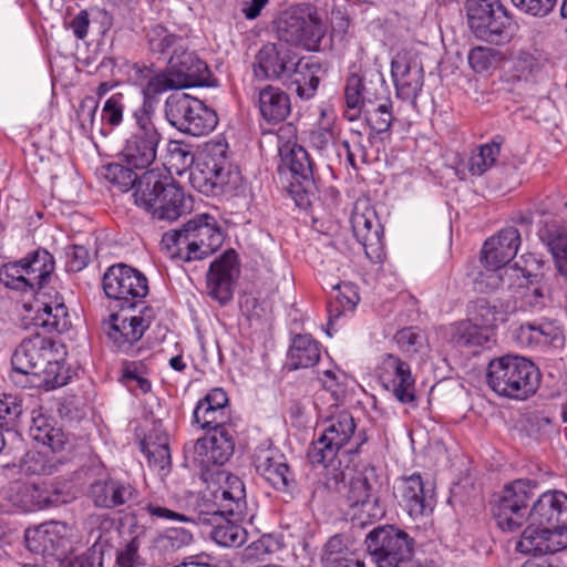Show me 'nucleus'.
I'll list each match as a JSON object with an SVG mask.
<instances>
[{
	"instance_id": "nucleus-1",
	"label": "nucleus",
	"mask_w": 567,
	"mask_h": 567,
	"mask_svg": "<svg viewBox=\"0 0 567 567\" xmlns=\"http://www.w3.org/2000/svg\"><path fill=\"white\" fill-rule=\"evenodd\" d=\"M529 525L516 543L527 555H549L567 548V495L548 491L538 496L528 513Z\"/></svg>"
},
{
	"instance_id": "nucleus-2",
	"label": "nucleus",
	"mask_w": 567,
	"mask_h": 567,
	"mask_svg": "<svg viewBox=\"0 0 567 567\" xmlns=\"http://www.w3.org/2000/svg\"><path fill=\"white\" fill-rule=\"evenodd\" d=\"M355 430L357 424L352 414L341 411L324 421L321 434L309 446V462L312 465H322L327 470L324 486L329 491L338 492L346 480L344 472L334 465L338 453L353 439L355 444L347 453L359 454L362 445L369 440L364 430H359L358 433Z\"/></svg>"
},
{
	"instance_id": "nucleus-3",
	"label": "nucleus",
	"mask_w": 567,
	"mask_h": 567,
	"mask_svg": "<svg viewBox=\"0 0 567 567\" xmlns=\"http://www.w3.org/2000/svg\"><path fill=\"white\" fill-rule=\"evenodd\" d=\"M11 364L14 383L22 384L20 378L32 375L45 390H53L68 384L71 379L58 343L40 333L22 339L12 354Z\"/></svg>"
},
{
	"instance_id": "nucleus-4",
	"label": "nucleus",
	"mask_w": 567,
	"mask_h": 567,
	"mask_svg": "<svg viewBox=\"0 0 567 567\" xmlns=\"http://www.w3.org/2000/svg\"><path fill=\"white\" fill-rule=\"evenodd\" d=\"M29 435L45 447L41 451H28L21 460L20 468L29 476H50L60 472L76 447L75 436L65 433L53 417L41 412L33 411Z\"/></svg>"
},
{
	"instance_id": "nucleus-5",
	"label": "nucleus",
	"mask_w": 567,
	"mask_h": 567,
	"mask_svg": "<svg viewBox=\"0 0 567 567\" xmlns=\"http://www.w3.org/2000/svg\"><path fill=\"white\" fill-rule=\"evenodd\" d=\"M134 203L153 219L174 221L192 209V198L164 167L142 173Z\"/></svg>"
},
{
	"instance_id": "nucleus-6",
	"label": "nucleus",
	"mask_w": 567,
	"mask_h": 567,
	"mask_svg": "<svg viewBox=\"0 0 567 567\" xmlns=\"http://www.w3.org/2000/svg\"><path fill=\"white\" fill-rule=\"evenodd\" d=\"M224 141L208 142L199 154L189 181L192 186L206 196H237L244 192V178L233 167Z\"/></svg>"
},
{
	"instance_id": "nucleus-7",
	"label": "nucleus",
	"mask_w": 567,
	"mask_h": 567,
	"mask_svg": "<svg viewBox=\"0 0 567 567\" xmlns=\"http://www.w3.org/2000/svg\"><path fill=\"white\" fill-rule=\"evenodd\" d=\"M144 509L153 517L178 520L193 525L198 523H214L220 515H229L236 519H244L247 515L246 488L244 482L236 475L228 474L224 485L212 493L203 508L196 516H187L161 505L148 503Z\"/></svg>"
},
{
	"instance_id": "nucleus-8",
	"label": "nucleus",
	"mask_w": 567,
	"mask_h": 567,
	"mask_svg": "<svg viewBox=\"0 0 567 567\" xmlns=\"http://www.w3.org/2000/svg\"><path fill=\"white\" fill-rule=\"evenodd\" d=\"M225 236L218 220L209 214H198L179 229L163 235L162 241L168 249L175 248L174 256L185 262L204 260L217 251Z\"/></svg>"
},
{
	"instance_id": "nucleus-9",
	"label": "nucleus",
	"mask_w": 567,
	"mask_h": 567,
	"mask_svg": "<svg viewBox=\"0 0 567 567\" xmlns=\"http://www.w3.org/2000/svg\"><path fill=\"white\" fill-rule=\"evenodd\" d=\"M539 369L527 358L505 354L489 361L486 382L498 396L524 401L540 385Z\"/></svg>"
},
{
	"instance_id": "nucleus-10",
	"label": "nucleus",
	"mask_w": 567,
	"mask_h": 567,
	"mask_svg": "<svg viewBox=\"0 0 567 567\" xmlns=\"http://www.w3.org/2000/svg\"><path fill=\"white\" fill-rule=\"evenodd\" d=\"M465 10L476 39L495 45L513 39L517 24L501 0H466Z\"/></svg>"
},
{
	"instance_id": "nucleus-11",
	"label": "nucleus",
	"mask_w": 567,
	"mask_h": 567,
	"mask_svg": "<svg viewBox=\"0 0 567 567\" xmlns=\"http://www.w3.org/2000/svg\"><path fill=\"white\" fill-rule=\"evenodd\" d=\"M55 269L53 256L44 248H37L19 260L0 265V282L8 289L28 292L40 290L49 284Z\"/></svg>"
},
{
	"instance_id": "nucleus-12",
	"label": "nucleus",
	"mask_w": 567,
	"mask_h": 567,
	"mask_svg": "<svg viewBox=\"0 0 567 567\" xmlns=\"http://www.w3.org/2000/svg\"><path fill=\"white\" fill-rule=\"evenodd\" d=\"M164 116L171 126L190 136L207 135L218 123L213 109L187 93L171 94L164 104Z\"/></svg>"
},
{
	"instance_id": "nucleus-13",
	"label": "nucleus",
	"mask_w": 567,
	"mask_h": 567,
	"mask_svg": "<svg viewBox=\"0 0 567 567\" xmlns=\"http://www.w3.org/2000/svg\"><path fill=\"white\" fill-rule=\"evenodd\" d=\"M155 111H133L134 130L125 138L118 156L123 163L148 171L157 156L163 135L154 122Z\"/></svg>"
},
{
	"instance_id": "nucleus-14",
	"label": "nucleus",
	"mask_w": 567,
	"mask_h": 567,
	"mask_svg": "<svg viewBox=\"0 0 567 567\" xmlns=\"http://www.w3.org/2000/svg\"><path fill=\"white\" fill-rule=\"evenodd\" d=\"M364 544L377 567H404L412 560L415 540L403 529L384 525L371 529Z\"/></svg>"
},
{
	"instance_id": "nucleus-15",
	"label": "nucleus",
	"mask_w": 567,
	"mask_h": 567,
	"mask_svg": "<svg viewBox=\"0 0 567 567\" xmlns=\"http://www.w3.org/2000/svg\"><path fill=\"white\" fill-rule=\"evenodd\" d=\"M538 483L534 480H515L494 495L491 503L493 518L502 530L515 532L526 519V509L536 494Z\"/></svg>"
},
{
	"instance_id": "nucleus-16",
	"label": "nucleus",
	"mask_w": 567,
	"mask_h": 567,
	"mask_svg": "<svg viewBox=\"0 0 567 567\" xmlns=\"http://www.w3.org/2000/svg\"><path fill=\"white\" fill-rule=\"evenodd\" d=\"M107 298L117 301L121 310L134 309L148 295V280L138 269L120 262L110 266L102 280Z\"/></svg>"
},
{
	"instance_id": "nucleus-17",
	"label": "nucleus",
	"mask_w": 567,
	"mask_h": 567,
	"mask_svg": "<svg viewBox=\"0 0 567 567\" xmlns=\"http://www.w3.org/2000/svg\"><path fill=\"white\" fill-rule=\"evenodd\" d=\"M281 161L288 166L292 182L289 193L299 208L308 209L317 198L318 186L315 177V163L308 151L299 145L279 147Z\"/></svg>"
},
{
	"instance_id": "nucleus-18",
	"label": "nucleus",
	"mask_w": 567,
	"mask_h": 567,
	"mask_svg": "<svg viewBox=\"0 0 567 567\" xmlns=\"http://www.w3.org/2000/svg\"><path fill=\"white\" fill-rule=\"evenodd\" d=\"M162 72L165 92L212 85V72L207 63L190 51L188 44L177 54L171 55Z\"/></svg>"
},
{
	"instance_id": "nucleus-19",
	"label": "nucleus",
	"mask_w": 567,
	"mask_h": 567,
	"mask_svg": "<svg viewBox=\"0 0 567 567\" xmlns=\"http://www.w3.org/2000/svg\"><path fill=\"white\" fill-rule=\"evenodd\" d=\"M279 42L302 47L309 51L316 50L323 30L320 21L309 12L307 16L300 7H292L282 11L275 21Z\"/></svg>"
},
{
	"instance_id": "nucleus-20",
	"label": "nucleus",
	"mask_w": 567,
	"mask_h": 567,
	"mask_svg": "<svg viewBox=\"0 0 567 567\" xmlns=\"http://www.w3.org/2000/svg\"><path fill=\"white\" fill-rule=\"evenodd\" d=\"M377 375L384 390L401 404L416 406V381L409 362L393 353H385L377 367Z\"/></svg>"
},
{
	"instance_id": "nucleus-21",
	"label": "nucleus",
	"mask_w": 567,
	"mask_h": 567,
	"mask_svg": "<svg viewBox=\"0 0 567 567\" xmlns=\"http://www.w3.org/2000/svg\"><path fill=\"white\" fill-rule=\"evenodd\" d=\"M252 464L256 473L275 491L292 495L298 487L295 471L286 455L271 443L255 449Z\"/></svg>"
},
{
	"instance_id": "nucleus-22",
	"label": "nucleus",
	"mask_w": 567,
	"mask_h": 567,
	"mask_svg": "<svg viewBox=\"0 0 567 567\" xmlns=\"http://www.w3.org/2000/svg\"><path fill=\"white\" fill-rule=\"evenodd\" d=\"M154 318V309L144 306L138 315L111 313L109 320L103 322V328L116 350L127 353L142 339Z\"/></svg>"
},
{
	"instance_id": "nucleus-23",
	"label": "nucleus",
	"mask_w": 567,
	"mask_h": 567,
	"mask_svg": "<svg viewBox=\"0 0 567 567\" xmlns=\"http://www.w3.org/2000/svg\"><path fill=\"white\" fill-rule=\"evenodd\" d=\"M120 71L128 84L141 89L142 103L134 111H155L158 96L165 93L162 69L153 62L124 61Z\"/></svg>"
},
{
	"instance_id": "nucleus-24",
	"label": "nucleus",
	"mask_w": 567,
	"mask_h": 567,
	"mask_svg": "<svg viewBox=\"0 0 567 567\" xmlns=\"http://www.w3.org/2000/svg\"><path fill=\"white\" fill-rule=\"evenodd\" d=\"M209 436L197 439L192 446L185 445L186 451L193 452L194 462L203 467L224 465L235 452V425L212 429Z\"/></svg>"
},
{
	"instance_id": "nucleus-25",
	"label": "nucleus",
	"mask_w": 567,
	"mask_h": 567,
	"mask_svg": "<svg viewBox=\"0 0 567 567\" xmlns=\"http://www.w3.org/2000/svg\"><path fill=\"white\" fill-rule=\"evenodd\" d=\"M240 275V261L234 249H227L212 261L207 272L208 295L220 306L227 305L234 297L236 282Z\"/></svg>"
},
{
	"instance_id": "nucleus-26",
	"label": "nucleus",
	"mask_w": 567,
	"mask_h": 567,
	"mask_svg": "<svg viewBox=\"0 0 567 567\" xmlns=\"http://www.w3.org/2000/svg\"><path fill=\"white\" fill-rule=\"evenodd\" d=\"M298 59L299 54L289 45L268 42L255 55L254 75L258 80L282 82Z\"/></svg>"
},
{
	"instance_id": "nucleus-27",
	"label": "nucleus",
	"mask_w": 567,
	"mask_h": 567,
	"mask_svg": "<svg viewBox=\"0 0 567 567\" xmlns=\"http://www.w3.org/2000/svg\"><path fill=\"white\" fill-rule=\"evenodd\" d=\"M87 496L95 507L115 509L136 504L140 492L127 480L107 476L93 481L89 486Z\"/></svg>"
},
{
	"instance_id": "nucleus-28",
	"label": "nucleus",
	"mask_w": 567,
	"mask_h": 567,
	"mask_svg": "<svg viewBox=\"0 0 567 567\" xmlns=\"http://www.w3.org/2000/svg\"><path fill=\"white\" fill-rule=\"evenodd\" d=\"M513 338L517 344L528 349H563L565 333L557 320L539 319L520 323L513 330Z\"/></svg>"
},
{
	"instance_id": "nucleus-29",
	"label": "nucleus",
	"mask_w": 567,
	"mask_h": 567,
	"mask_svg": "<svg viewBox=\"0 0 567 567\" xmlns=\"http://www.w3.org/2000/svg\"><path fill=\"white\" fill-rule=\"evenodd\" d=\"M12 505L23 512L44 509L65 503L63 492L54 484L16 483L8 491Z\"/></svg>"
},
{
	"instance_id": "nucleus-30",
	"label": "nucleus",
	"mask_w": 567,
	"mask_h": 567,
	"mask_svg": "<svg viewBox=\"0 0 567 567\" xmlns=\"http://www.w3.org/2000/svg\"><path fill=\"white\" fill-rule=\"evenodd\" d=\"M396 95L403 101H414L424 85V69L422 62L408 52L398 53L391 62Z\"/></svg>"
},
{
	"instance_id": "nucleus-31",
	"label": "nucleus",
	"mask_w": 567,
	"mask_h": 567,
	"mask_svg": "<svg viewBox=\"0 0 567 567\" xmlns=\"http://www.w3.org/2000/svg\"><path fill=\"white\" fill-rule=\"evenodd\" d=\"M351 227L368 259L372 262H380L384 249L383 226L375 210L372 208H367L363 212L354 209L351 215Z\"/></svg>"
},
{
	"instance_id": "nucleus-32",
	"label": "nucleus",
	"mask_w": 567,
	"mask_h": 567,
	"mask_svg": "<svg viewBox=\"0 0 567 567\" xmlns=\"http://www.w3.org/2000/svg\"><path fill=\"white\" fill-rule=\"evenodd\" d=\"M394 496L412 518H417L433 511L434 496L432 489H425L421 474L398 478Z\"/></svg>"
},
{
	"instance_id": "nucleus-33",
	"label": "nucleus",
	"mask_w": 567,
	"mask_h": 567,
	"mask_svg": "<svg viewBox=\"0 0 567 567\" xmlns=\"http://www.w3.org/2000/svg\"><path fill=\"white\" fill-rule=\"evenodd\" d=\"M193 423L203 430L234 425L227 392L215 388L200 399L193 412Z\"/></svg>"
},
{
	"instance_id": "nucleus-34",
	"label": "nucleus",
	"mask_w": 567,
	"mask_h": 567,
	"mask_svg": "<svg viewBox=\"0 0 567 567\" xmlns=\"http://www.w3.org/2000/svg\"><path fill=\"white\" fill-rule=\"evenodd\" d=\"M385 92L381 73H371L369 78L351 73L348 75L344 86L346 105L349 110L359 113L362 107L375 104Z\"/></svg>"
},
{
	"instance_id": "nucleus-35",
	"label": "nucleus",
	"mask_w": 567,
	"mask_h": 567,
	"mask_svg": "<svg viewBox=\"0 0 567 567\" xmlns=\"http://www.w3.org/2000/svg\"><path fill=\"white\" fill-rule=\"evenodd\" d=\"M522 238L517 228H503L484 243L481 260L487 269L499 270L516 256Z\"/></svg>"
},
{
	"instance_id": "nucleus-36",
	"label": "nucleus",
	"mask_w": 567,
	"mask_h": 567,
	"mask_svg": "<svg viewBox=\"0 0 567 567\" xmlns=\"http://www.w3.org/2000/svg\"><path fill=\"white\" fill-rule=\"evenodd\" d=\"M66 529V524L60 522H45L29 527L24 532L25 547L37 555L54 556L64 546Z\"/></svg>"
},
{
	"instance_id": "nucleus-37",
	"label": "nucleus",
	"mask_w": 567,
	"mask_h": 567,
	"mask_svg": "<svg viewBox=\"0 0 567 567\" xmlns=\"http://www.w3.org/2000/svg\"><path fill=\"white\" fill-rule=\"evenodd\" d=\"M282 83L303 101L312 99L320 84L321 65L309 58L299 56Z\"/></svg>"
},
{
	"instance_id": "nucleus-38",
	"label": "nucleus",
	"mask_w": 567,
	"mask_h": 567,
	"mask_svg": "<svg viewBox=\"0 0 567 567\" xmlns=\"http://www.w3.org/2000/svg\"><path fill=\"white\" fill-rule=\"evenodd\" d=\"M37 313L33 318L34 326L47 332L63 333L71 328V319L63 297L55 292L53 297L40 299L37 297Z\"/></svg>"
},
{
	"instance_id": "nucleus-39",
	"label": "nucleus",
	"mask_w": 567,
	"mask_h": 567,
	"mask_svg": "<svg viewBox=\"0 0 567 567\" xmlns=\"http://www.w3.org/2000/svg\"><path fill=\"white\" fill-rule=\"evenodd\" d=\"M256 106L268 124L284 122L291 113L290 96L279 86L267 84L258 91Z\"/></svg>"
},
{
	"instance_id": "nucleus-40",
	"label": "nucleus",
	"mask_w": 567,
	"mask_h": 567,
	"mask_svg": "<svg viewBox=\"0 0 567 567\" xmlns=\"http://www.w3.org/2000/svg\"><path fill=\"white\" fill-rule=\"evenodd\" d=\"M145 40L150 53L157 59L165 60L177 54L188 44L186 35L178 34L162 23H155L146 28Z\"/></svg>"
},
{
	"instance_id": "nucleus-41",
	"label": "nucleus",
	"mask_w": 567,
	"mask_h": 567,
	"mask_svg": "<svg viewBox=\"0 0 567 567\" xmlns=\"http://www.w3.org/2000/svg\"><path fill=\"white\" fill-rule=\"evenodd\" d=\"M321 358V344L311 334H296L287 353L286 367L290 371L313 368Z\"/></svg>"
},
{
	"instance_id": "nucleus-42",
	"label": "nucleus",
	"mask_w": 567,
	"mask_h": 567,
	"mask_svg": "<svg viewBox=\"0 0 567 567\" xmlns=\"http://www.w3.org/2000/svg\"><path fill=\"white\" fill-rule=\"evenodd\" d=\"M467 317L491 334L498 323L507 320V311L498 299L480 297L468 302Z\"/></svg>"
},
{
	"instance_id": "nucleus-43",
	"label": "nucleus",
	"mask_w": 567,
	"mask_h": 567,
	"mask_svg": "<svg viewBox=\"0 0 567 567\" xmlns=\"http://www.w3.org/2000/svg\"><path fill=\"white\" fill-rule=\"evenodd\" d=\"M378 105H371L365 110V122L370 128L368 142L373 144L375 141L383 142L390 136V128L394 120L392 114V102L383 94L379 99Z\"/></svg>"
},
{
	"instance_id": "nucleus-44",
	"label": "nucleus",
	"mask_w": 567,
	"mask_h": 567,
	"mask_svg": "<svg viewBox=\"0 0 567 567\" xmlns=\"http://www.w3.org/2000/svg\"><path fill=\"white\" fill-rule=\"evenodd\" d=\"M379 476L372 465L364 466L350 478L346 502L348 507L354 506L365 499L378 495Z\"/></svg>"
},
{
	"instance_id": "nucleus-45",
	"label": "nucleus",
	"mask_w": 567,
	"mask_h": 567,
	"mask_svg": "<svg viewBox=\"0 0 567 567\" xmlns=\"http://www.w3.org/2000/svg\"><path fill=\"white\" fill-rule=\"evenodd\" d=\"M229 515H220L214 523H203L212 526L210 538L223 547H239L247 540V532Z\"/></svg>"
},
{
	"instance_id": "nucleus-46",
	"label": "nucleus",
	"mask_w": 567,
	"mask_h": 567,
	"mask_svg": "<svg viewBox=\"0 0 567 567\" xmlns=\"http://www.w3.org/2000/svg\"><path fill=\"white\" fill-rule=\"evenodd\" d=\"M538 236L550 251L558 274L567 278V234L556 226H545Z\"/></svg>"
},
{
	"instance_id": "nucleus-47",
	"label": "nucleus",
	"mask_w": 567,
	"mask_h": 567,
	"mask_svg": "<svg viewBox=\"0 0 567 567\" xmlns=\"http://www.w3.org/2000/svg\"><path fill=\"white\" fill-rule=\"evenodd\" d=\"M334 296L327 305L328 324H332L342 315L353 311L360 301L357 287L351 282H342L334 286Z\"/></svg>"
},
{
	"instance_id": "nucleus-48",
	"label": "nucleus",
	"mask_w": 567,
	"mask_h": 567,
	"mask_svg": "<svg viewBox=\"0 0 567 567\" xmlns=\"http://www.w3.org/2000/svg\"><path fill=\"white\" fill-rule=\"evenodd\" d=\"M504 143L502 135H495L489 143L480 145L468 159V171L472 175L481 176L493 167L501 154Z\"/></svg>"
},
{
	"instance_id": "nucleus-49",
	"label": "nucleus",
	"mask_w": 567,
	"mask_h": 567,
	"mask_svg": "<svg viewBox=\"0 0 567 567\" xmlns=\"http://www.w3.org/2000/svg\"><path fill=\"white\" fill-rule=\"evenodd\" d=\"M385 505L379 495L365 499L354 506L348 507L346 515L353 526L365 527L382 519L385 516Z\"/></svg>"
},
{
	"instance_id": "nucleus-50",
	"label": "nucleus",
	"mask_w": 567,
	"mask_h": 567,
	"mask_svg": "<svg viewBox=\"0 0 567 567\" xmlns=\"http://www.w3.org/2000/svg\"><path fill=\"white\" fill-rule=\"evenodd\" d=\"M491 334L467 318L452 327L451 341L460 348L482 347L488 343Z\"/></svg>"
},
{
	"instance_id": "nucleus-51",
	"label": "nucleus",
	"mask_w": 567,
	"mask_h": 567,
	"mask_svg": "<svg viewBox=\"0 0 567 567\" xmlns=\"http://www.w3.org/2000/svg\"><path fill=\"white\" fill-rule=\"evenodd\" d=\"M136 171H141V168H135L123 162L110 163L104 166V177L111 184L118 186L123 192L132 188L135 192L142 178V174H138Z\"/></svg>"
},
{
	"instance_id": "nucleus-52",
	"label": "nucleus",
	"mask_w": 567,
	"mask_h": 567,
	"mask_svg": "<svg viewBox=\"0 0 567 567\" xmlns=\"http://www.w3.org/2000/svg\"><path fill=\"white\" fill-rule=\"evenodd\" d=\"M23 401L12 394L0 395V430L17 432L23 416Z\"/></svg>"
},
{
	"instance_id": "nucleus-53",
	"label": "nucleus",
	"mask_w": 567,
	"mask_h": 567,
	"mask_svg": "<svg viewBox=\"0 0 567 567\" xmlns=\"http://www.w3.org/2000/svg\"><path fill=\"white\" fill-rule=\"evenodd\" d=\"M347 152V161L355 171L359 169V164H369L368 147L371 146L368 137L364 138L363 134L358 130H350L349 138L342 142Z\"/></svg>"
},
{
	"instance_id": "nucleus-54",
	"label": "nucleus",
	"mask_w": 567,
	"mask_h": 567,
	"mask_svg": "<svg viewBox=\"0 0 567 567\" xmlns=\"http://www.w3.org/2000/svg\"><path fill=\"white\" fill-rule=\"evenodd\" d=\"M141 540L137 536L120 543L115 551L116 567H144L145 561L140 554Z\"/></svg>"
},
{
	"instance_id": "nucleus-55",
	"label": "nucleus",
	"mask_w": 567,
	"mask_h": 567,
	"mask_svg": "<svg viewBox=\"0 0 567 567\" xmlns=\"http://www.w3.org/2000/svg\"><path fill=\"white\" fill-rule=\"evenodd\" d=\"M127 97L121 93L112 94L102 107L101 120L111 128L117 127L123 123L124 111Z\"/></svg>"
},
{
	"instance_id": "nucleus-56",
	"label": "nucleus",
	"mask_w": 567,
	"mask_h": 567,
	"mask_svg": "<svg viewBox=\"0 0 567 567\" xmlns=\"http://www.w3.org/2000/svg\"><path fill=\"white\" fill-rule=\"evenodd\" d=\"M354 555L349 547V539L343 534H336L331 536L324 544L321 554L322 566L334 563L338 559H343Z\"/></svg>"
},
{
	"instance_id": "nucleus-57",
	"label": "nucleus",
	"mask_w": 567,
	"mask_h": 567,
	"mask_svg": "<svg viewBox=\"0 0 567 567\" xmlns=\"http://www.w3.org/2000/svg\"><path fill=\"white\" fill-rule=\"evenodd\" d=\"M468 64L476 73L488 71L502 60V53L493 48L475 47L468 53Z\"/></svg>"
},
{
	"instance_id": "nucleus-58",
	"label": "nucleus",
	"mask_w": 567,
	"mask_h": 567,
	"mask_svg": "<svg viewBox=\"0 0 567 567\" xmlns=\"http://www.w3.org/2000/svg\"><path fill=\"white\" fill-rule=\"evenodd\" d=\"M277 549V539L270 534H265L245 548L244 559L248 563L260 561L264 560L266 556L275 553Z\"/></svg>"
},
{
	"instance_id": "nucleus-59",
	"label": "nucleus",
	"mask_w": 567,
	"mask_h": 567,
	"mask_svg": "<svg viewBox=\"0 0 567 567\" xmlns=\"http://www.w3.org/2000/svg\"><path fill=\"white\" fill-rule=\"evenodd\" d=\"M141 363L124 362L122 369V381L131 390H140L141 393L146 394L152 389L151 381L143 377L140 371Z\"/></svg>"
},
{
	"instance_id": "nucleus-60",
	"label": "nucleus",
	"mask_w": 567,
	"mask_h": 567,
	"mask_svg": "<svg viewBox=\"0 0 567 567\" xmlns=\"http://www.w3.org/2000/svg\"><path fill=\"white\" fill-rule=\"evenodd\" d=\"M514 271L519 272L526 286L539 282L540 274L538 270L543 264L534 255H522L518 261H515Z\"/></svg>"
},
{
	"instance_id": "nucleus-61",
	"label": "nucleus",
	"mask_w": 567,
	"mask_h": 567,
	"mask_svg": "<svg viewBox=\"0 0 567 567\" xmlns=\"http://www.w3.org/2000/svg\"><path fill=\"white\" fill-rule=\"evenodd\" d=\"M97 109L99 100H95L93 96H85L80 102L79 109L76 111V118L83 132H89L92 130Z\"/></svg>"
},
{
	"instance_id": "nucleus-62",
	"label": "nucleus",
	"mask_w": 567,
	"mask_h": 567,
	"mask_svg": "<svg viewBox=\"0 0 567 567\" xmlns=\"http://www.w3.org/2000/svg\"><path fill=\"white\" fill-rule=\"evenodd\" d=\"M524 13L534 17H545L550 13L558 0H511Z\"/></svg>"
},
{
	"instance_id": "nucleus-63",
	"label": "nucleus",
	"mask_w": 567,
	"mask_h": 567,
	"mask_svg": "<svg viewBox=\"0 0 567 567\" xmlns=\"http://www.w3.org/2000/svg\"><path fill=\"white\" fill-rule=\"evenodd\" d=\"M334 142V131L330 123L319 125L309 133V143L318 152H326Z\"/></svg>"
},
{
	"instance_id": "nucleus-64",
	"label": "nucleus",
	"mask_w": 567,
	"mask_h": 567,
	"mask_svg": "<svg viewBox=\"0 0 567 567\" xmlns=\"http://www.w3.org/2000/svg\"><path fill=\"white\" fill-rule=\"evenodd\" d=\"M394 341L401 351L414 353L421 342V334L415 327H406L394 334Z\"/></svg>"
}]
</instances>
